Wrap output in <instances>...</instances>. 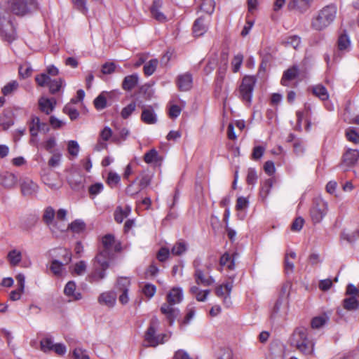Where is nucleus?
Segmentation results:
<instances>
[{"label":"nucleus","instance_id":"nucleus-1","mask_svg":"<svg viewBox=\"0 0 359 359\" xmlns=\"http://www.w3.org/2000/svg\"><path fill=\"white\" fill-rule=\"evenodd\" d=\"M337 13V8L335 5L324 6L313 16L311 22V28L316 31L324 30L334 22Z\"/></svg>","mask_w":359,"mask_h":359},{"label":"nucleus","instance_id":"nucleus-2","mask_svg":"<svg viewBox=\"0 0 359 359\" xmlns=\"http://www.w3.org/2000/svg\"><path fill=\"white\" fill-rule=\"evenodd\" d=\"M292 343L304 355H312L315 343L308 338V330L306 327H297L293 333Z\"/></svg>","mask_w":359,"mask_h":359},{"label":"nucleus","instance_id":"nucleus-3","mask_svg":"<svg viewBox=\"0 0 359 359\" xmlns=\"http://www.w3.org/2000/svg\"><path fill=\"white\" fill-rule=\"evenodd\" d=\"M159 324V320L156 316H154L151 319L149 326L144 334V342L147 343L144 345L145 346L156 347L168 340L170 335L168 334H156Z\"/></svg>","mask_w":359,"mask_h":359},{"label":"nucleus","instance_id":"nucleus-4","mask_svg":"<svg viewBox=\"0 0 359 359\" xmlns=\"http://www.w3.org/2000/svg\"><path fill=\"white\" fill-rule=\"evenodd\" d=\"M102 254H98L94 259L93 269L88 275L86 280L90 283H99L107 276L106 271L109 267V259L103 258Z\"/></svg>","mask_w":359,"mask_h":359},{"label":"nucleus","instance_id":"nucleus-5","mask_svg":"<svg viewBox=\"0 0 359 359\" xmlns=\"http://www.w3.org/2000/svg\"><path fill=\"white\" fill-rule=\"evenodd\" d=\"M193 266L194 269V277L197 285L208 287L215 283V278L210 276V267L206 266L205 269H203L201 258H196L194 260Z\"/></svg>","mask_w":359,"mask_h":359},{"label":"nucleus","instance_id":"nucleus-6","mask_svg":"<svg viewBox=\"0 0 359 359\" xmlns=\"http://www.w3.org/2000/svg\"><path fill=\"white\" fill-rule=\"evenodd\" d=\"M0 32L4 40L11 43L16 39L15 29L10 14L0 11Z\"/></svg>","mask_w":359,"mask_h":359},{"label":"nucleus","instance_id":"nucleus-7","mask_svg":"<svg viewBox=\"0 0 359 359\" xmlns=\"http://www.w3.org/2000/svg\"><path fill=\"white\" fill-rule=\"evenodd\" d=\"M8 6L13 14L25 15L37 7L35 0H6Z\"/></svg>","mask_w":359,"mask_h":359},{"label":"nucleus","instance_id":"nucleus-8","mask_svg":"<svg viewBox=\"0 0 359 359\" xmlns=\"http://www.w3.org/2000/svg\"><path fill=\"white\" fill-rule=\"evenodd\" d=\"M328 210V204L320 197L313 199V205L310 210L311 217L314 223H319L326 215Z\"/></svg>","mask_w":359,"mask_h":359},{"label":"nucleus","instance_id":"nucleus-9","mask_svg":"<svg viewBox=\"0 0 359 359\" xmlns=\"http://www.w3.org/2000/svg\"><path fill=\"white\" fill-rule=\"evenodd\" d=\"M256 83L254 76H245L242 81L239 88V97L243 102L250 104L252 97V92Z\"/></svg>","mask_w":359,"mask_h":359},{"label":"nucleus","instance_id":"nucleus-10","mask_svg":"<svg viewBox=\"0 0 359 359\" xmlns=\"http://www.w3.org/2000/svg\"><path fill=\"white\" fill-rule=\"evenodd\" d=\"M58 250L62 256L63 262L57 259H53L50 265V270L55 276L62 277L65 271L64 265L69 264L72 260V253L67 249H59Z\"/></svg>","mask_w":359,"mask_h":359},{"label":"nucleus","instance_id":"nucleus-11","mask_svg":"<svg viewBox=\"0 0 359 359\" xmlns=\"http://www.w3.org/2000/svg\"><path fill=\"white\" fill-rule=\"evenodd\" d=\"M35 81L41 87L48 86L49 90L52 94L59 92L64 83L62 79L52 80L46 73H42L36 76Z\"/></svg>","mask_w":359,"mask_h":359},{"label":"nucleus","instance_id":"nucleus-12","mask_svg":"<svg viewBox=\"0 0 359 359\" xmlns=\"http://www.w3.org/2000/svg\"><path fill=\"white\" fill-rule=\"evenodd\" d=\"M130 286V280L127 277H120L118 278L116 289L121 292L118 299L122 304H126L129 302L128 291Z\"/></svg>","mask_w":359,"mask_h":359},{"label":"nucleus","instance_id":"nucleus-13","mask_svg":"<svg viewBox=\"0 0 359 359\" xmlns=\"http://www.w3.org/2000/svg\"><path fill=\"white\" fill-rule=\"evenodd\" d=\"M114 236L111 234L105 235L102 239L103 250L99 254L103 255V258L110 259L114 251L118 250V246L116 245Z\"/></svg>","mask_w":359,"mask_h":359},{"label":"nucleus","instance_id":"nucleus-14","mask_svg":"<svg viewBox=\"0 0 359 359\" xmlns=\"http://www.w3.org/2000/svg\"><path fill=\"white\" fill-rule=\"evenodd\" d=\"M160 310L169 322L170 325L174 323L180 315V310L175 307V305L167 302L161 305Z\"/></svg>","mask_w":359,"mask_h":359},{"label":"nucleus","instance_id":"nucleus-15","mask_svg":"<svg viewBox=\"0 0 359 359\" xmlns=\"http://www.w3.org/2000/svg\"><path fill=\"white\" fill-rule=\"evenodd\" d=\"M50 128L47 123L41 122L39 117L32 116L29 122V133L32 137H36L39 131L48 133Z\"/></svg>","mask_w":359,"mask_h":359},{"label":"nucleus","instance_id":"nucleus-16","mask_svg":"<svg viewBox=\"0 0 359 359\" xmlns=\"http://www.w3.org/2000/svg\"><path fill=\"white\" fill-rule=\"evenodd\" d=\"M21 192L23 196H32L39 191V186L29 178H25L20 183Z\"/></svg>","mask_w":359,"mask_h":359},{"label":"nucleus","instance_id":"nucleus-17","mask_svg":"<svg viewBox=\"0 0 359 359\" xmlns=\"http://www.w3.org/2000/svg\"><path fill=\"white\" fill-rule=\"evenodd\" d=\"M177 85L180 90L188 91L192 88L193 77L191 74L186 72L180 74L177 78Z\"/></svg>","mask_w":359,"mask_h":359},{"label":"nucleus","instance_id":"nucleus-18","mask_svg":"<svg viewBox=\"0 0 359 359\" xmlns=\"http://www.w3.org/2000/svg\"><path fill=\"white\" fill-rule=\"evenodd\" d=\"M42 181L52 190H58L62 186V182L58 175L47 174L42 177Z\"/></svg>","mask_w":359,"mask_h":359},{"label":"nucleus","instance_id":"nucleus-19","mask_svg":"<svg viewBox=\"0 0 359 359\" xmlns=\"http://www.w3.org/2000/svg\"><path fill=\"white\" fill-rule=\"evenodd\" d=\"M163 6L161 0H154L153 4L150 8V11L152 17L160 22H165L167 21V18L164 13L161 11Z\"/></svg>","mask_w":359,"mask_h":359},{"label":"nucleus","instance_id":"nucleus-20","mask_svg":"<svg viewBox=\"0 0 359 359\" xmlns=\"http://www.w3.org/2000/svg\"><path fill=\"white\" fill-rule=\"evenodd\" d=\"M97 300L100 304L111 308L116 302V294L113 291L104 292L100 294Z\"/></svg>","mask_w":359,"mask_h":359},{"label":"nucleus","instance_id":"nucleus-21","mask_svg":"<svg viewBox=\"0 0 359 359\" xmlns=\"http://www.w3.org/2000/svg\"><path fill=\"white\" fill-rule=\"evenodd\" d=\"M141 120L146 124L151 125L157 122V116L151 106L144 107L141 114Z\"/></svg>","mask_w":359,"mask_h":359},{"label":"nucleus","instance_id":"nucleus-22","mask_svg":"<svg viewBox=\"0 0 359 359\" xmlns=\"http://www.w3.org/2000/svg\"><path fill=\"white\" fill-rule=\"evenodd\" d=\"M1 184L6 189H12L15 187L18 182V177L12 172H4L1 176Z\"/></svg>","mask_w":359,"mask_h":359},{"label":"nucleus","instance_id":"nucleus-23","mask_svg":"<svg viewBox=\"0 0 359 359\" xmlns=\"http://www.w3.org/2000/svg\"><path fill=\"white\" fill-rule=\"evenodd\" d=\"M183 300V291L180 287H173L166 296V302L172 304H178Z\"/></svg>","mask_w":359,"mask_h":359},{"label":"nucleus","instance_id":"nucleus-24","mask_svg":"<svg viewBox=\"0 0 359 359\" xmlns=\"http://www.w3.org/2000/svg\"><path fill=\"white\" fill-rule=\"evenodd\" d=\"M359 158V151L357 149H348L343 156V163L348 167L354 165Z\"/></svg>","mask_w":359,"mask_h":359},{"label":"nucleus","instance_id":"nucleus-25","mask_svg":"<svg viewBox=\"0 0 359 359\" xmlns=\"http://www.w3.org/2000/svg\"><path fill=\"white\" fill-rule=\"evenodd\" d=\"M313 0H292L289 7L290 9H295L301 13H305L311 7Z\"/></svg>","mask_w":359,"mask_h":359},{"label":"nucleus","instance_id":"nucleus-26","mask_svg":"<svg viewBox=\"0 0 359 359\" xmlns=\"http://www.w3.org/2000/svg\"><path fill=\"white\" fill-rule=\"evenodd\" d=\"M67 180L72 189L79 191L83 187L84 177L79 172H72Z\"/></svg>","mask_w":359,"mask_h":359},{"label":"nucleus","instance_id":"nucleus-27","mask_svg":"<svg viewBox=\"0 0 359 359\" xmlns=\"http://www.w3.org/2000/svg\"><path fill=\"white\" fill-rule=\"evenodd\" d=\"M13 124L11 111L8 109H4L0 115V126H2L4 130H6Z\"/></svg>","mask_w":359,"mask_h":359},{"label":"nucleus","instance_id":"nucleus-28","mask_svg":"<svg viewBox=\"0 0 359 359\" xmlns=\"http://www.w3.org/2000/svg\"><path fill=\"white\" fill-rule=\"evenodd\" d=\"M297 257L296 253L294 251H287L285 253V259H284V267L285 273L289 275L293 273L294 265L291 259H294Z\"/></svg>","mask_w":359,"mask_h":359},{"label":"nucleus","instance_id":"nucleus-29","mask_svg":"<svg viewBox=\"0 0 359 359\" xmlns=\"http://www.w3.org/2000/svg\"><path fill=\"white\" fill-rule=\"evenodd\" d=\"M76 284L73 281H69L64 289L65 295L71 297L72 300H80L82 298L81 292H76Z\"/></svg>","mask_w":359,"mask_h":359},{"label":"nucleus","instance_id":"nucleus-30","mask_svg":"<svg viewBox=\"0 0 359 359\" xmlns=\"http://www.w3.org/2000/svg\"><path fill=\"white\" fill-rule=\"evenodd\" d=\"M299 74L298 67L294 65L293 67L287 69L284 72L283 77L281 79V84L283 86H287V82L289 81L294 79Z\"/></svg>","mask_w":359,"mask_h":359},{"label":"nucleus","instance_id":"nucleus-31","mask_svg":"<svg viewBox=\"0 0 359 359\" xmlns=\"http://www.w3.org/2000/svg\"><path fill=\"white\" fill-rule=\"evenodd\" d=\"M55 102L45 97H41L39 100V106L41 111L46 114H50L55 108Z\"/></svg>","mask_w":359,"mask_h":359},{"label":"nucleus","instance_id":"nucleus-32","mask_svg":"<svg viewBox=\"0 0 359 359\" xmlns=\"http://www.w3.org/2000/svg\"><path fill=\"white\" fill-rule=\"evenodd\" d=\"M139 77L137 74L127 76L124 78L122 83V88L126 90H131L138 83Z\"/></svg>","mask_w":359,"mask_h":359},{"label":"nucleus","instance_id":"nucleus-33","mask_svg":"<svg viewBox=\"0 0 359 359\" xmlns=\"http://www.w3.org/2000/svg\"><path fill=\"white\" fill-rule=\"evenodd\" d=\"M208 30V26L204 24L203 18L196 19L193 25V33L195 36H201Z\"/></svg>","mask_w":359,"mask_h":359},{"label":"nucleus","instance_id":"nucleus-34","mask_svg":"<svg viewBox=\"0 0 359 359\" xmlns=\"http://www.w3.org/2000/svg\"><path fill=\"white\" fill-rule=\"evenodd\" d=\"M226 68L219 67L217 72V76L215 79V93H220L223 88L224 80L226 75Z\"/></svg>","mask_w":359,"mask_h":359},{"label":"nucleus","instance_id":"nucleus-35","mask_svg":"<svg viewBox=\"0 0 359 359\" xmlns=\"http://www.w3.org/2000/svg\"><path fill=\"white\" fill-rule=\"evenodd\" d=\"M313 94L322 101L328 100L329 93L326 88L322 84H317L311 88Z\"/></svg>","mask_w":359,"mask_h":359},{"label":"nucleus","instance_id":"nucleus-36","mask_svg":"<svg viewBox=\"0 0 359 359\" xmlns=\"http://www.w3.org/2000/svg\"><path fill=\"white\" fill-rule=\"evenodd\" d=\"M22 258V252L17 249H13L8 252L7 259L10 264L13 266H18Z\"/></svg>","mask_w":359,"mask_h":359},{"label":"nucleus","instance_id":"nucleus-37","mask_svg":"<svg viewBox=\"0 0 359 359\" xmlns=\"http://www.w3.org/2000/svg\"><path fill=\"white\" fill-rule=\"evenodd\" d=\"M337 47L340 51H349L351 48V41L346 33H343L339 35Z\"/></svg>","mask_w":359,"mask_h":359},{"label":"nucleus","instance_id":"nucleus-38","mask_svg":"<svg viewBox=\"0 0 359 359\" xmlns=\"http://www.w3.org/2000/svg\"><path fill=\"white\" fill-rule=\"evenodd\" d=\"M131 211V208L129 206H126L125 208L121 207L116 208L114 212V219L118 223H121L125 218H126Z\"/></svg>","mask_w":359,"mask_h":359},{"label":"nucleus","instance_id":"nucleus-39","mask_svg":"<svg viewBox=\"0 0 359 359\" xmlns=\"http://www.w3.org/2000/svg\"><path fill=\"white\" fill-rule=\"evenodd\" d=\"M190 292L195 295L196 299L198 302H205L210 293V290H200L197 286H192Z\"/></svg>","mask_w":359,"mask_h":359},{"label":"nucleus","instance_id":"nucleus-40","mask_svg":"<svg viewBox=\"0 0 359 359\" xmlns=\"http://www.w3.org/2000/svg\"><path fill=\"white\" fill-rule=\"evenodd\" d=\"M343 308L347 311H355L359 308V302L355 297H349L343 300Z\"/></svg>","mask_w":359,"mask_h":359},{"label":"nucleus","instance_id":"nucleus-41","mask_svg":"<svg viewBox=\"0 0 359 359\" xmlns=\"http://www.w3.org/2000/svg\"><path fill=\"white\" fill-rule=\"evenodd\" d=\"M219 264L221 266H226L228 269L233 270L235 266L234 258L231 257L229 253L226 252L221 257Z\"/></svg>","mask_w":359,"mask_h":359},{"label":"nucleus","instance_id":"nucleus-42","mask_svg":"<svg viewBox=\"0 0 359 359\" xmlns=\"http://www.w3.org/2000/svg\"><path fill=\"white\" fill-rule=\"evenodd\" d=\"M329 320V317L325 314L314 317L311 322L313 329H319L322 327Z\"/></svg>","mask_w":359,"mask_h":359},{"label":"nucleus","instance_id":"nucleus-43","mask_svg":"<svg viewBox=\"0 0 359 359\" xmlns=\"http://www.w3.org/2000/svg\"><path fill=\"white\" fill-rule=\"evenodd\" d=\"M144 161L148 163H157L160 161V156L158 152L155 149H151L144 156Z\"/></svg>","mask_w":359,"mask_h":359},{"label":"nucleus","instance_id":"nucleus-44","mask_svg":"<svg viewBox=\"0 0 359 359\" xmlns=\"http://www.w3.org/2000/svg\"><path fill=\"white\" fill-rule=\"evenodd\" d=\"M158 65L157 59H151L147 62L143 68L144 73L146 76H149L154 74Z\"/></svg>","mask_w":359,"mask_h":359},{"label":"nucleus","instance_id":"nucleus-45","mask_svg":"<svg viewBox=\"0 0 359 359\" xmlns=\"http://www.w3.org/2000/svg\"><path fill=\"white\" fill-rule=\"evenodd\" d=\"M273 186V180L267 179L266 180L262 185L259 195L264 200L269 195L271 188Z\"/></svg>","mask_w":359,"mask_h":359},{"label":"nucleus","instance_id":"nucleus-46","mask_svg":"<svg viewBox=\"0 0 359 359\" xmlns=\"http://www.w3.org/2000/svg\"><path fill=\"white\" fill-rule=\"evenodd\" d=\"M86 228L85 223L80 219H76L69 224L68 229H69L72 232L76 233H79L84 231Z\"/></svg>","mask_w":359,"mask_h":359},{"label":"nucleus","instance_id":"nucleus-47","mask_svg":"<svg viewBox=\"0 0 359 359\" xmlns=\"http://www.w3.org/2000/svg\"><path fill=\"white\" fill-rule=\"evenodd\" d=\"M104 190V185L102 182H95L88 187V193L90 198H94Z\"/></svg>","mask_w":359,"mask_h":359},{"label":"nucleus","instance_id":"nucleus-48","mask_svg":"<svg viewBox=\"0 0 359 359\" xmlns=\"http://www.w3.org/2000/svg\"><path fill=\"white\" fill-rule=\"evenodd\" d=\"M55 215V212L54 209L52 207H47L44 210V212L43 215V220L47 225H50L54 219Z\"/></svg>","mask_w":359,"mask_h":359},{"label":"nucleus","instance_id":"nucleus-49","mask_svg":"<svg viewBox=\"0 0 359 359\" xmlns=\"http://www.w3.org/2000/svg\"><path fill=\"white\" fill-rule=\"evenodd\" d=\"M187 250V246L185 242L179 241L176 243L171 249V252L174 255L180 256L185 252Z\"/></svg>","mask_w":359,"mask_h":359},{"label":"nucleus","instance_id":"nucleus-50","mask_svg":"<svg viewBox=\"0 0 359 359\" xmlns=\"http://www.w3.org/2000/svg\"><path fill=\"white\" fill-rule=\"evenodd\" d=\"M346 137L349 142L354 144H359V133H357L355 128H348L346 130Z\"/></svg>","mask_w":359,"mask_h":359},{"label":"nucleus","instance_id":"nucleus-51","mask_svg":"<svg viewBox=\"0 0 359 359\" xmlns=\"http://www.w3.org/2000/svg\"><path fill=\"white\" fill-rule=\"evenodd\" d=\"M18 86L19 84L16 81H12L4 86L1 89V92L5 96L9 95L17 90Z\"/></svg>","mask_w":359,"mask_h":359},{"label":"nucleus","instance_id":"nucleus-52","mask_svg":"<svg viewBox=\"0 0 359 359\" xmlns=\"http://www.w3.org/2000/svg\"><path fill=\"white\" fill-rule=\"evenodd\" d=\"M63 112L67 114L72 121L76 120L79 116L78 110L74 108L71 104L65 106Z\"/></svg>","mask_w":359,"mask_h":359},{"label":"nucleus","instance_id":"nucleus-53","mask_svg":"<svg viewBox=\"0 0 359 359\" xmlns=\"http://www.w3.org/2000/svg\"><path fill=\"white\" fill-rule=\"evenodd\" d=\"M226 295L224 296L223 303L226 307H229L231 304L230 294L233 288V281L224 283Z\"/></svg>","mask_w":359,"mask_h":359},{"label":"nucleus","instance_id":"nucleus-54","mask_svg":"<svg viewBox=\"0 0 359 359\" xmlns=\"http://www.w3.org/2000/svg\"><path fill=\"white\" fill-rule=\"evenodd\" d=\"M121 181L120 176L114 172H109L107 179V183L111 188H114Z\"/></svg>","mask_w":359,"mask_h":359},{"label":"nucleus","instance_id":"nucleus-55","mask_svg":"<svg viewBox=\"0 0 359 359\" xmlns=\"http://www.w3.org/2000/svg\"><path fill=\"white\" fill-rule=\"evenodd\" d=\"M137 105L135 102H133L123 108L121 116L123 118H128L136 109Z\"/></svg>","mask_w":359,"mask_h":359},{"label":"nucleus","instance_id":"nucleus-56","mask_svg":"<svg viewBox=\"0 0 359 359\" xmlns=\"http://www.w3.org/2000/svg\"><path fill=\"white\" fill-rule=\"evenodd\" d=\"M40 346L41 351L46 353L53 350L55 344H53L51 338L46 337L41 341Z\"/></svg>","mask_w":359,"mask_h":359},{"label":"nucleus","instance_id":"nucleus-57","mask_svg":"<svg viewBox=\"0 0 359 359\" xmlns=\"http://www.w3.org/2000/svg\"><path fill=\"white\" fill-rule=\"evenodd\" d=\"M243 61V55L241 53H238L234 56L231 61L232 71L234 73H236L239 71Z\"/></svg>","mask_w":359,"mask_h":359},{"label":"nucleus","instance_id":"nucleus-58","mask_svg":"<svg viewBox=\"0 0 359 359\" xmlns=\"http://www.w3.org/2000/svg\"><path fill=\"white\" fill-rule=\"evenodd\" d=\"M94 105L97 110H102L107 107V99L104 95V93L100 94L94 100Z\"/></svg>","mask_w":359,"mask_h":359},{"label":"nucleus","instance_id":"nucleus-59","mask_svg":"<svg viewBox=\"0 0 359 359\" xmlns=\"http://www.w3.org/2000/svg\"><path fill=\"white\" fill-rule=\"evenodd\" d=\"M142 292L148 298H151L156 292V287L153 284L147 283L142 287Z\"/></svg>","mask_w":359,"mask_h":359},{"label":"nucleus","instance_id":"nucleus-60","mask_svg":"<svg viewBox=\"0 0 359 359\" xmlns=\"http://www.w3.org/2000/svg\"><path fill=\"white\" fill-rule=\"evenodd\" d=\"M201 9L204 12L211 14L215 9V2L213 0H203L201 4Z\"/></svg>","mask_w":359,"mask_h":359},{"label":"nucleus","instance_id":"nucleus-61","mask_svg":"<svg viewBox=\"0 0 359 359\" xmlns=\"http://www.w3.org/2000/svg\"><path fill=\"white\" fill-rule=\"evenodd\" d=\"M67 150L72 156H77L79 152V145L75 140H70L67 144Z\"/></svg>","mask_w":359,"mask_h":359},{"label":"nucleus","instance_id":"nucleus-62","mask_svg":"<svg viewBox=\"0 0 359 359\" xmlns=\"http://www.w3.org/2000/svg\"><path fill=\"white\" fill-rule=\"evenodd\" d=\"M51 154L52 156L48 160V164L50 167H57L60 164L62 154L58 151H55Z\"/></svg>","mask_w":359,"mask_h":359},{"label":"nucleus","instance_id":"nucleus-63","mask_svg":"<svg viewBox=\"0 0 359 359\" xmlns=\"http://www.w3.org/2000/svg\"><path fill=\"white\" fill-rule=\"evenodd\" d=\"M170 255V250L168 248H161L156 254L157 259L161 262H164L167 260Z\"/></svg>","mask_w":359,"mask_h":359},{"label":"nucleus","instance_id":"nucleus-64","mask_svg":"<svg viewBox=\"0 0 359 359\" xmlns=\"http://www.w3.org/2000/svg\"><path fill=\"white\" fill-rule=\"evenodd\" d=\"M73 356L75 359H90L86 350L76 348L73 351Z\"/></svg>","mask_w":359,"mask_h":359}]
</instances>
